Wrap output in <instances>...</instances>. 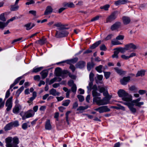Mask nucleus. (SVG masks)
I'll use <instances>...</instances> for the list:
<instances>
[{"instance_id":"22","label":"nucleus","mask_w":147,"mask_h":147,"mask_svg":"<svg viewBox=\"0 0 147 147\" xmlns=\"http://www.w3.org/2000/svg\"><path fill=\"white\" fill-rule=\"evenodd\" d=\"M8 25V24L7 22H4L0 21V29L3 30Z\"/></svg>"},{"instance_id":"63","label":"nucleus","mask_w":147,"mask_h":147,"mask_svg":"<svg viewBox=\"0 0 147 147\" xmlns=\"http://www.w3.org/2000/svg\"><path fill=\"white\" fill-rule=\"evenodd\" d=\"M16 19V17H13L11 18H10V19L8 20L7 21V22L8 24L10 22L13 21V20H14Z\"/></svg>"},{"instance_id":"19","label":"nucleus","mask_w":147,"mask_h":147,"mask_svg":"<svg viewBox=\"0 0 147 147\" xmlns=\"http://www.w3.org/2000/svg\"><path fill=\"white\" fill-rule=\"evenodd\" d=\"M122 19L123 23L125 25L129 23L131 21L130 18L127 16H123V17Z\"/></svg>"},{"instance_id":"38","label":"nucleus","mask_w":147,"mask_h":147,"mask_svg":"<svg viewBox=\"0 0 147 147\" xmlns=\"http://www.w3.org/2000/svg\"><path fill=\"white\" fill-rule=\"evenodd\" d=\"M109 7L110 5H109L107 4L103 6L100 7V8L101 9H104L105 10L107 11L108 10Z\"/></svg>"},{"instance_id":"14","label":"nucleus","mask_w":147,"mask_h":147,"mask_svg":"<svg viewBox=\"0 0 147 147\" xmlns=\"http://www.w3.org/2000/svg\"><path fill=\"white\" fill-rule=\"evenodd\" d=\"M45 127V129L46 130H51V129L52 127L50 121L49 119H47L46 121Z\"/></svg>"},{"instance_id":"31","label":"nucleus","mask_w":147,"mask_h":147,"mask_svg":"<svg viewBox=\"0 0 147 147\" xmlns=\"http://www.w3.org/2000/svg\"><path fill=\"white\" fill-rule=\"evenodd\" d=\"M116 49H117V50L119 51V53L120 52L122 53H124L126 50H127L126 49L125 46L124 48L120 47L117 48Z\"/></svg>"},{"instance_id":"23","label":"nucleus","mask_w":147,"mask_h":147,"mask_svg":"<svg viewBox=\"0 0 147 147\" xmlns=\"http://www.w3.org/2000/svg\"><path fill=\"white\" fill-rule=\"evenodd\" d=\"M115 69L116 72L120 75L124 74L125 73V71H123L122 69H119L117 67L115 68Z\"/></svg>"},{"instance_id":"3","label":"nucleus","mask_w":147,"mask_h":147,"mask_svg":"<svg viewBox=\"0 0 147 147\" xmlns=\"http://www.w3.org/2000/svg\"><path fill=\"white\" fill-rule=\"evenodd\" d=\"M92 95L94 97L93 101L95 102L98 105H105V103L103 102V99H101L99 96H100V94L94 91L92 92Z\"/></svg>"},{"instance_id":"25","label":"nucleus","mask_w":147,"mask_h":147,"mask_svg":"<svg viewBox=\"0 0 147 147\" xmlns=\"http://www.w3.org/2000/svg\"><path fill=\"white\" fill-rule=\"evenodd\" d=\"M46 42V39L45 38H43L41 40H37L36 42V43L40 45H42L45 43Z\"/></svg>"},{"instance_id":"45","label":"nucleus","mask_w":147,"mask_h":147,"mask_svg":"<svg viewBox=\"0 0 147 147\" xmlns=\"http://www.w3.org/2000/svg\"><path fill=\"white\" fill-rule=\"evenodd\" d=\"M111 42L112 44L114 45H117L121 44V43L120 42L118 41L114 40H112L111 41Z\"/></svg>"},{"instance_id":"57","label":"nucleus","mask_w":147,"mask_h":147,"mask_svg":"<svg viewBox=\"0 0 147 147\" xmlns=\"http://www.w3.org/2000/svg\"><path fill=\"white\" fill-rule=\"evenodd\" d=\"M103 94L105 96V97H109V96H111L109 95L107 91L106 90L103 92Z\"/></svg>"},{"instance_id":"53","label":"nucleus","mask_w":147,"mask_h":147,"mask_svg":"<svg viewBox=\"0 0 147 147\" xmlns=\"http://www.w3.org/2000/svg\"><path fill=\"white\" fill-rule=\"evenodd\" d=\"M105 76L106 79L109 78L110 76V73L109 72H104Z\"/></svg>"},{"instance_id":"50","label":"nucleus","mask_w":147,"mask_h":147,"mask_svg":"<svg viewBox=\"0 0 147 147\" xmlns=\"http://www.w3.org/2000/svg\"><path fill=\"white\" fill-rule=\"evenodd\" d=\"M57 79V78L56 77H55L51 79L49 82L48 83L50 85L53 83L55 82Z\"/></svg>"},{"instance_id":"54","label":"nucleus","mask_w":147,"mask_h":147,"mask_svg":"<svg viewBox=\"0 0 147 147\" xmlns=\"http://www.w3.org/2000/svg\"><path fill=\"white\" fill-rule=\"evenodd\" d=\"M12 124V126L14 127H17L19 125L18 122L17 121H16L13 122H11Z\"/></svg>"},{"instance_id":"49","label":"nucleus","mask_w":147,"mask_h":147,"mask_svg":"<svg viewBox=\"0 0 147 147\" xmlns=\"http://www.w3.org/2000/svg\"><path fill=\"white\" fill-rule=\"evenodd\" d=\"M92 82L93 81H90V82L89 83L88 86L87 87V88L88 89V90L89 91H90L91 90V88L93 84Z\"/></svg>"},{"instance_id":"30","label":"nucleus","mask_w":147,"mask_h":147,"mask_svg":"<svg viewBox=\"0 0 147 147\" xmlns=\"http://www.w3.org/2000/svg\"><path fill=\"white\" fill-rule=\"evenodd\" d=\"M94 66V64L93 62L89 63L87 65V68L88 71H90Z\"/></svg>"},{"instance_id":"32","label":"nucleus","mask_w":147,"mask_h":147,"mask_svg":"<svg viewBox=\"0 0 147 147\" xmlns=\"http://www.w3.org/2000/svg\"><path fill=\"white\" fill-rule=\"evenodd\" d=\"M111 98V96H109V97H105L103 98V102L106 103L105 105L109 103V100Z\"/></svg>"},{"instance_id":"39","label":"nucleus","mask_w":147,"mask_h":147,"mask_svg":"<svg viewBox=\"0 0 147 147\" xmlns=\"http://www.w3.org/2000/svg\"><path fill=\"white\" fill-rule=\"evenodd\" d=\"M65 6L69 7H74L75 5L73 3L70 2L66 3Z\"/></svg>"},{"instance_id":"34","label":"nucleus","mask_w":147,"mask_h":147,"mask_svg":"<svg viewBox=\"0 0 147 147\" xmlns=\"http://www.w3.org/2000/svg\"><path fill=\"white\" fill-rule=\"evenodd\" d=\"M43 68L42 67H35L32 70V72L36 73L40 71Z\"/></svg>"},{"instance_id":"36","label":"nucleus","mask_w":147,"mask_h":147,"mask_svg":"<svg viewBox=\"0 0 147 147\" xmlns=\"http://www.w3.org/2000/svg\"><path fill=\"white\" fill-rule=\"evenodd\" d=\"M0 20L3 22H5L6 19L5 16V13H3L0 15Z\"/></svg>"},{"instance_id":"7","label":"nucleus","mask_w":147,"mask_h":147,"mask_svg":"<svg viewBox=\"0 0 147 147\" xmlns=\"http://www.w3.org/2000/svg\"><path fill=\"white\" fill-rule=\"evenodd\" d=\"M12 97H11L6 101L5 106L7 107L6 110L8 111L11 110L12 107Z\"/></svg>"},{"instance_id":"64","label":"nucleus","mask_w":147,"mask_h":147,"mask_svg":"<svg viewBox=\"0 0 147 147\" xmlns=\"http://www.w3.org/2000/svg\"><path fill=\"white\" fill-rule=\"evenodd\" d=\"M113 36V35L112 34H111L108 35L107 36L105 40H108L111 39Z\"/></svg>"},{"instance_id":"43","label":"nucleus","mask_w":147,"mask_h":147,"mask_svg":"<svg viewBox=\"0 0 147 147\" xmlns=\"http://www.w3.org/2000/svg\"><path fill=\"white\" fill-rule=\"evenodd\" d=\"M88 108V106H86L85 107L80 106L77 109V111L83 110L87 109Z\"/></svg>"},{"instance_id":"5","label":"nucleus","mask_w":147,"mask_h":147,"mask_svg":"<svg viewBox=\"0 0 147 147\" xmlns=\"http://www.w3.org/2000/svg\"><path fill=\"white\" fill-rule=\"evenodd\" d=\"M68 34V32L63 28L57 31L55 36L57 38L64 37L67 36Z\"/></svg>"},{"instance_id":"44","label":"nucleus","mask_w":147,"mask_h":147,"mask_svg":"<svg viewBox=\"0 0 147 147\" xmlns=\"http://www.w3.org/2000/svg\"><path fill=\"white\" fill-rule=\"evenodd\" d=\"M129 90L131 91H133L134 92H136L137 91V89L134 86H132L130 87L129 88Z\"/></svg>"},{"instance_id":"48","label":"nucleus","mask_w":147,"mask_h":147,"mask_svg":"<svg viewBox=\"0 0 147 147\" xmlns=\"http://www.w3.org/2000/svg\"><path fill=\"white\" fill-rule=\"evenodd\" d=\"M77 97L80 102H82L84 100V98L82 95H78Z\"/></svg>"},{"instance_id":"18","label":"nucleus","mask_w":147,"mask_h":147,"mask_svg":"<svg viewBox=\"0 0 147 147\" xmlns=\"http://www.w3.org/2000/svg\"><path fill=\"white\" fill-rule=\"evenodd\" d=\"M49 92L50 94L54 96H59L60 94V93L57 92L55 89L53 88L50 90Z\"/></svg>"},{"instance_id":"52","label":"nucleus","mask_w":147,"mask_h":147,"mask_svg":"<svg viewBox=\"0 0 147 147\" xmlns=\"http://www.w3.org/2000/svg\"><path fill=\"white\" fill-rule=\"evenodd\" d=\"M71 113L70 111H68L66 113V121L68 124H69L68 121V115L69 114Z\"/></svg>"},{"instance_id":"42","label":"nucleus","mask_w":147,"mask_h":147,"mask_svg":"<svg viewBox=\"0 0 147 147\" xmlns=\"http://www.w3.org/2000/svg\"><path fill=\"white\" fill-rule=\"evenodd\" d=\"M29 122H28L27 123H24L22 126V129L24 130H25L27 128L28 126V123H29Z\"/></svg>"},{"instance_id":"46","label":"nucleus","mask_w":147,"mask_h":147,"mask_svg":"<svg viewBox=\"0 0 147 147\" xmlns=\"http://www.w3.org/2000/svg\"><path fill=\"white\" fill-rule=\"evenodd\" d=\"M124 38V36L123 35H119L116 38V39L117 40H123Z\"/></svg>"},{"instance_id":"24","label":"nucleus","mask_w":147,"mask_h":147,"mask_svg":"<svg viewBox=\"0 0 147 147\" xmlns=\"http://www.w3.org/2000/svg\"><path fill=\"white\" fill-rule=\"evenodd\" d=\"M13 127L12 124L11 123H10L7 124L4 128V129L5 131H8L11 129Z\"/></svg>"},{"instance_id":"56","label":"nucleus","mask_w":147,"mask_h":147,"mask_svg":"<svg viewBox=\"0 0 147 147\" xmlns=\"http://www.w3.org/2000/svg\"><path fill=\"white\" fill-rule=\"evenodd\" d=\"M77 88L75 85H74L71 88V91L74 92H75L76 91Z\"/></svg>"},{"instance_id":"59","label":"nucleus","mask_w":147,"mask_h":147,"mask_svg":"<svg viewBox=\"0 0 147 147\" xmlns=\"http://www.w3.org/2000/svg\"><path fill=\"white\" fill-rule=\"evenodd\" d=\"M46 106H42L40 107L39 108V110L41 111H44L46 109Z\"/></svg>"},{"instance_id":"4","label":"nucleus","mask_w":147,"mask_h":147,"mask_svg":"<svg viewBox=\"0 0 147 147\" xmlns=\"http://www.w3.org/2000/svg\"><path fill=\"white\" fill-rule=\"evenodd\" d=\"M55 73L57 76H61L64 78L65 77V75L68 73V72L67 70L63 71L60 68L57 67L55 69Z\"/></svg>"},{"instance_id":"41","label":"nucleus","mask_w":147,"mask_h":147,"mask_svg":"<svg viewBox=\"0 0 147 147\" xmlns=\"http://www.w3.org/2000/svg\"><path fill=\"white\" fill-rule=\"evenodd\" d=\"M19 7L18 5H13L11 6V10L12 11H14L17 10Z\"/></svg>"},{"instance_id":"27","label":"nucleus","mask_w":147,"mask_h":147,"mask_svg":"<svg viewBox=\"0 0 147 147\" xmlns=\"http://www.w3.org/2000/svg\"><path fill=\"white\" fill-rule=\"evenodd\" d=\"M114 50L115 51L114 52V54L112 55V57L113 58L118 59L119 57L118 54L119 53L118 50H117L116 48Z\"/></svg>"},{"instance_id":"15","label":"nucleus","mask_w":147,"mask_h":147,"mask_svg":"<svg viewBox=\"0 0 147 147\" xmlns=\"http://www.w3.org/2000/svg\"><path fill=\"white\" fill-rule=\"evenodd\" d=\"M53 9L51 6H47L46 8V10L44 12L45 15H47L51 13L53 11Z\"/></svg>"},{"instance_id":"9","label":"nucleus","mask_w":147,"mask_h":147,"mask_svg":"<svg viewBox=\"0 0 147 147\" xmlns=\"http://www.w3.org/2000/svg\"><path fill=\"white\" fill-rule=\"evenodd\" d=\"M116 18V13L115 12L113 13L107 18L106 22H111L115 20Z\"/></svg>"},{"instance_id":"13","label":"nucleus","mask_w":147,"mask_h":147,"mask_svg":"<svg viewBox=\"0 0 147 147\" xmlns=\"http://www.w3.org/2000/svg\"><path fill=\"white\" fill-rule=\"evenodd\" d=\"M128 2L127 0H119L115 2V4L116 6L126 4Z\"/></svg>"},{"instance_id":"20","label":"nucleus","mask_w":147,"mask_h":147,"mask_svg":"<svg viewBox=\"0 0 147 147\" xmlns=\"http://www.w3.org/2000/svg\"><path fill=\"white\" fill-rule=\"evenodd\" d=\"M85 63L84 61H80L76 65L77 67L82 68L85 66Z\"/></svg>"},{"instance_id":"17","label":"nucleus","mask_w":147,"mask_h":147,"mask_svg":"<svg viewBox=\"0 0 147 147\" xmlns=\"http://www.w3.org/2000/svg\"><path fill=\"white\" fill-rule=\"evenodd\" d=\"M35 25L33 23H29L25 24L24 26L26 28V30H28L31 29Z\"/></svg>"},{"instance_id":"61","label":"nucleus","mask_w":147,"mask_h":147,"mask_svg":"<svg viewBox=\"0 0 147 147\" xmlns=\"http://www.w3.org/2000/svg\"><path fill=\"white\" fill-rule=\"evenodd\" d=\"M10 89H8L6 93L5 96V98H8L10 95Z\"/></svg>"},{"instance_id":"60","label":"nucleus","mask_w":147,"mask_h":147,"mask_svg":"<svg viewBox=\"0 0 147 147\" xmlns=\"http://www.w3.org/2000/svg\"><path fill=\"white\" fill-rule=\"evenodd\" d=\"M68 75L72 79H75L76 78V76L75 75L72 74L70 73H69Z\"/></svg>"},{"instance_id":"6","label":"nucleus","mask_w":147,"mask_h":147,"mask_svg":"<svg viewBox=\"0 0 147 147\" xmlns=\"http://www.w3.org/2000/svg\"><path fill=\"white\" fill-rule=\"evenodd\" d=\"M35 114V113L31 109L28 110L25 113L24 115L22 116V119L25 120L26 118L33 117Z\"/></svg>"},{"instance_id":"55","label":"nucleus","mask_w":147,"mask_h":147,"mask_svg":"<svg viewBox=\"0 0 147 147\" xmlns=\"http://www.w3.org/2000/svg\"><path fill=\"white\" fill-rule=\"evenodd\" d=\"M121 58L124 60H127L129 59V56H126L125 55H122L121 56Z\"/></svg>"},{"instance_id":"40","label":"nucleus","mask_w":147,"mask_h":147,"mask_svg":"<svg viewBox=\"0 0 147 147\" xmlns=\"http://www.w3.org/2000/svg\"><path fill=\"white\" fill-rule=\"evenodd\" d=\"M102 65H100L98 66L96 68V69L98 72L101 73L102 72Z\"/></svg>"},{"instance_id":"51","label":"nucleus","mask_w":147,"mask_h":147,"mask_svg":"<svg viewBox=\"0 0 147 147\" xmlns=\"http://www.w3.org/2000/svg\"><path fill=\"white\" fill-rule=\"evenodd\" d=\"M94 74L92 73L91 72L89 75V78L90 81H93L94 80Z\"/></svg>"},{"instance_id":"26","label":"nucleus","mask_w":147,"mask_h":147,"mask_svg":"<svg viewBox=\"0 0 147 147\" xmlns=\"http://www.w3.org/2000/svg\"><path fill=\"white\" fill-rule=\"evenodd\" d=\"M101 42V41L100 40H99L95 42L90 46V49H95L100 44Z\"/></svg>"},{"instance_id":"2","label":"nucleus","mask_w":147,"mask_h":147,"mask_svg":"<svg viewBox=\"0 0 147 147\" xmlns=\"http://www.w3.org/2000/svg\"><path fill=\"white\" fill-rule=\"evenodd\" d=\"M6 147H19L17 145L19 143L18 138L17 137L12 138L9 137L5 139Z\"/></svg>"},{"instance_id":"33","label":"nucleus","mask_w":147,"mask_h":147,"mask_svg":"<svg viewBox=\"0 0 147 147\" xmlns=\"http://www.w3.org/2000/svg\"><path fill=\"white\" fill-rule=\"evenodd\" d=\"M54 26H56L58 28L57 29L58 30H59L60 29H62L63 28V25L60 23H56Z\"/></svg>"},{"instance_id":"11","label":"nucleus","mask_w":147,"mask_h":147,"mask_svg":"<svg viewBox=\"0 0 147 147\" xmlns=\"http://www.w3.org/2000/svg\"><path fill=\"white\" fill-rule=\"evenodd\" d=\"M121 26V23L119 22H115L114 24L112 25L111 28V29L112 30H117Z\"/></svg>"},{"instance_id":"58","label":"nucleus","mask_w":147,"mask_h":147,"mask_svg":"<svg viewBox=\"0 0 147 147\" xmlns=\"http://www.w3.org/2000/svg\"><path fill=\"white\" fill-rule=\"evenodd\" d=\"M146 92V90H140L138 91L140 95H143L145 94Z\"/></svg>"},{"instance_id":"8","label":"nucleus","mask_w":147,"mask_h":147,"mask_svg":"<svg viewBox=\"0 0 147 147\" xmlns=\"http://www.w3.org/2000/svg\"><path fill=\"white\" fill-rule=\"evenodd\" d=\"M94 110L98 111L100 113L108 112L110 111V109L108 108L107 106H106L100 107L98 108L94 109Z\"/></svg>"},{"instance_id":"47","label":"nucleus","mask_w":147,"mask_h":147,"mask_svg":"<svg viewBox=\"0 0 147 147\" xmlns=\"http://www.w3.org/2000/svg\"><path fill=\"white\" fill-rule=\"evenodd\" d=\"M98 88L99 90V91L100 93L103 92L105 90V88L104 87H100V86H98Z\"/></svg>"},{"instance_id":"37","label":"nucleus","mask_w":147,"mask_h":147,"mask_svg":"<svg viewBox=\"0 0 147 147\" xmlns=\"http://www.w3.org/2000/svg\"><path fill=\"white\" fill-rule=\"evenodd\" d=\"M70 101L69 100H67L63 102L62 105L65 106H67L70 103Z\"/></svg>"},{"instance_id":"28","label":"nucleus","mask_w":147,"mask_h":147,"mask_svg":"<svg viewBox=\"0 0 147 147\" xmlns=\"http://www.w3.org/2000/svg\"><path fill=\"white\" fill-rule=\"evenodd\" d=\"M24 87L23 86H22L21 87H20L19 89H18L17 90L16 93V96L17 97L19 96L20 94L24 89Z\"/></svg>"},{"instance_id":"21","label":"nucleus","mask_w":147,"mask_h":147,"mask_svg":"<svg viewBox=\"0 0 147 147\" xmlns=\"http://www.w3.org/2000/svg\"><path fill=\"white\" fill-rule=\"evenodd\" d=\"M40 74L42 76V78L44 79L47 76L48 71L47 70H44L42 71Z\"/></svg>"},{"instance_id":"1","label":"nucleus","mask_w":147,"mask_h":147,"mask_svg":"<svg viewBox=\"0 0 147 147\" xmlns=\"http://www.w3.org/2000/svg\"><path fill=\"white\" fill-rule=\"evenodd\" d=\"M119 96L121 98L122 100L127 102L123 103L125 105H127L131 112L132 113H135L136 112L137 110L134 107V105L139 107L144 104L142 102H139L141 98H139L136 100H132V96L129 95L123 89H120L118 92Z\"/></svg>"},{"instance_id":"16","label":"nucleus","mask_w":147,"mask_h":147,"mask_svg":"<svg viewBox=\"0 0 147 147\" xmlns=\"http://www.w3.org/2000/svg\"><path fill=\"white\" fill-rule=\"evenodd\" d=\"M125 46L126 47V49L127 50H130L131 49H135L137 48L136 46L132 43H130L126 45Z\"/></svg>"},{"instance_id":"12","label":"nucleus","mask_w":147,"mask_h":147,"mask_svg":"<svg viewBox=\"0 0 147 147\" xmlns=\"http://www.w3.org/2000/svg\"><path fill=\"white\" fill-rule=\"evenodd\" d=\"M130 80V77H124L120 80V82L122 84L125 85L127 84V82L129 81Z\"/></svg>"},{"instance_id":"29","label":"nucleus","mask_w":147,"mask_h":147,"mask_svg":"<svg viewBox=\"0 0 147 147\" xmlns=\"http://www.w3.org/2000/svg\"><path fill=\"white\" fill-rule=\"evenodd\" d=\"M145 71L144 70H140L138 71L136 74V77L142 76L144 75Z\"/></svg>"},{"instance_id":"62","label":"nucleus","mask_w":147,"mask_h":147,"mask_svg":"<svg viewBox=\"0 0 147 147\" xmlns=\"http://www.w3.org/2000/svg\"><path fill=\"white\" fill-rule=\"evenodd\" d=\"M22 78L21 77H20L17 78L13 82L15 84H17L20 80Z\"/></svg>"},{"instance_id":"10","label":"nucleus","mask_w":147,"mask_h":147,"mask_svg":"<svg viewBox=\"0 0 147 147\" xmlns=\"http://www.w3.org/2000/svg\"><path fill=\"white\" fill-rule=\"evenodd\" d=\"M22 109V106L19 104H16L13 108V112L15 114L18 113Z\"/></svg>"},{"instance_id":"35","label":"nucleus","mask_w":147,"mask_h":147,"mask_svg":"<svg viewBox=\"0 0 147 147\" xmlns=\"http://www.w3.org/2000/svg\"><path fill=\"white\" fill-rule=\"evenodd\" d=\"M78 60V59L77 58H76L74 59L69 60L67 61V63H76Z\"/></svg>"}]
</instances>
